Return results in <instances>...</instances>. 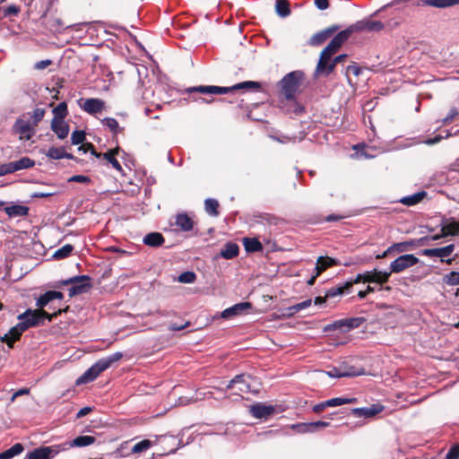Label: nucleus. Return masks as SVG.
Here are the masks:
<instances>
[{
    "instance_id": "obj_61",
    "label": "nucleus",
    "mask_w": 459,
    "mask_h": 459,
    "mask_svg": "<svg viewBox=\"0 0 459 459\" xmlns=\"http://www.w3.org/2000/svg\"><path fill=\"white\" fill-rule=\"evenodd\" d=\"M341 367H342V369L343 370H346V371H358V372H360L358 374V376H361V375H364L365 374V370L363 368H356L354 366H349L347 363L343 362L341 364Z\"/></svg>"
},
{
    "instance_id": "obj_46",
    "label": "nucleus",
    "mask_w": 459,
    "mask_h": 459,
    "mask_svg": "<svg viewBox=\"0 0 459 459\" xmlns=\"http://www.w3.org/2000/svg\"><path fill=\"white\" fill-rule=\"evenodd\" d=\"M328 39L325 30L315 33L308 40L310 46H319Z\"/></svg>"
},
{
    "instance_id": "obj_62",
    "label": "nucleus",
    "mask_w": 459,
    "mask_h": 459,
    "mask_svg": "<svg viewBox=\"0 0 459 459\" xmlns=\"http://www.w3.org/2000/svg\"><path fill=\"white\" fill-rule=\"evenodd\" d=\"M51 64H52V60H50V59L40 60L34 64V68L36 70H43V69L47 68L48 65H50Z\"/></svg>"
},
{
    "instance_id": "obj_9",
    "label": "nucleus",
    "mask_w": 459,
    "mask_h": 459,
    "mask_svg": "<svg viewBox=\"0 0 459 459\" xmlns=\"http://www.w3.org/2000/svg\"><path fill=\"white\" fill-rule=\"evenodd\" d=\"M251 308L252 304L250 302H240L224 309L221 313V317L224 319H231L236 316L248 314Z\"/></svg>"
},
{
    "instance_id": "obj_54",
    "label": "nucleus",
    "mask_w": 459,
    "mask_h": 459,
    "mask_svg": "<svg viewBox=\"0 0 459 459\" xmlns=\"http://www.w3.org/2000/svg\"><path fill=\"white\" fill-rule=\"evenodd\" d=\"M85 140V132L82 130H75L72 133L71 142L74 145L82 143Z\"/></svg>"
},
{
    "instance_id": "obj_30",
    "label": "nucleus",
    "mask_w": 459,
    "mask_h": 459,
    "mask_svg": "<svg viewBox=\"0 0 459 459\" xmlns=\"http://www.w3.org/2000/svg\"><path fill=\"white\" fill-rule=\"evenodd\" d=\"M239 247L238 244L234 242H228L223 248L221 250V257L225 259H232L238 255Z\"/></svg>"
},
{
    "instance_id": "obj_44",
    "label": "nucleus",
    "mask_w": 459,
    "mask_h": 459,
    "mask_svg": "<svg viewBox=\"0 0 459 459\" xmlns=\"http://www.w3.org/2000/svg\"><path fill=\"white\" fill-rule=\"evenodd\" d=\"M13 163H14V167H15V170L16 171H19V170H22V169H30V168H32L35 165V161L33 160H31L30 158L26 157V156L25 157H22L18 160H14Z\"/></svg>"
},
{
    "instance_id": "obj_41",
    "label": "nucleus",
    "mask_w": 459,
    "mask_h": 459,
    "mask_svg": "<svg viewBox=\"0 0 459 459\" xmlns=\"http://www.w3.org/2000/svg\"><path fill=\"white\" fill-rule=\"evenodd\" d=\"M54 117L52 120H64L68 114L67 104L65 102H60L52 110Z\"/></svg>"
},
{
    "instance_id": "obj_57",
    "label": "nucleus",
    "mask_w": 459,
    "mask_h": 459,
    "mask_svg": "<svg viewBox=\"0 0 459 459\" xmlns=\"http://www.w3.org/2000/svg\"><path fill=\"white\" fill-rule=\"evenodd\" d=\"M68 182L89 184L91 182V178L84 175H74L68 178Z\"/></svg>"
},
{
    "instance_id": "obj_16",
    "label": "nucleus",
    "mask_w": 459,
    "mask_h": 459,
    "mask_svg": "<svg viewBox=\"0 0 459 459\" xmlns=\"http://www.w3.org/2000/svg\"><path fill=\"white\" fill-rule=\"evenodd\" d=\"M248 378H250V376L248 375H238L229 382L227 389H233L237 387L239 392L247 393L250 390V385L247 381Z\"/></svg>"
},
{
    "instance_id": "obj_2",
    "label": "nucleus",
    "mask_w": 459,
    "mask_h": 459,
    "mask_svg": "<svg viewBox=\"0 0 459 459\" xmlns=\"http://www.w3.org/2000/svg\"><path fill=\"white\" fill-rule=\"evenodd\" d=\"M61 313L62 309L60 308L52 314L48 313L40 307L39 309L28 308L25 312L20 314L17 319L22 323L25 330H28L31 327L44 325L46 321L51 322Z\"/></svg>"
},
{
    "instance_id": "obj_42",
    "label": "nucleus",
    "mask_w": 459,
    "mask_h": 459,
    "mask_svg": "<svg viewBox=\"0 0 459 459\" xmlns=\"http://www.w3.org/2000/svg\"><path fill=\"white\" fill-rule=\"evenodd\" d=\"M196 279V275L192 271H186L179 274L178 277H173V281H178L185 284L194 283Z\"/></svg>"
},
{
    "instance_id": "obj_55",
    "label": "nucleus",
    "mask_w": 459,
    "mask_h": 459,
    "mask_svg": "<svg viewBox=\"0 0 459 459\" xmlns=\"http://www.w3.org/2000/svg\"><path fill=\"white\" fill-rule=\"evenodd\" d=\"M15 167L13 161L8 163H1L0 164V176H5L7 174H11L15 172Z\"/></svg>"
},
{
    "instance_id": "obj_52",
    "label": "nucleus",
    "mask_w": 459,
    "mask_h": 459,
    "mask_svg": "<svg viewBox=\"0 0 459 459\" xmlns=\"http://www.w3.org/2000/svg\"><path fill=\"white\" fill-rule=\"evenodd\" d=\"M102 125L107 126L112 133L117 134L119 129L117 121L113 117H105L102 119Z\"/></svg>"
},
{
    "instance_id": "obj_24",
    "label": "nucleus",
    "mask_w": 459,
    "mask_h": 459,
    "mask_svg": "<svg viewBox=\"0 0 459 459\" xmlns=\"http://www.w3.org/2000/svg\"><path fill=\"white\" fill-rule=\"evenodd\" d=\"M382 410V406L374 404L370 407L352 409V413L357 417L370 418L381 412Z\"/></svg>"
},
{
    "instance_id": "obj_21",
    "label": "nucleus",
    "mask_w": 459,
    "mask_h": 459,
    "mask_svg": "<svg viewBox=\"0 0 459 459\" xmlns=\"http://www.w3.org/2000/svg\"><path fill=\"white\" fill-rule=\"evenodd\" d=\"M63 299V294L60 291L56 290H48L43 295H41L37 300V306L40 308L50 304L52 301L58 299L61 300Z\"/></svg>"
},
{
    "instance_id": "obj_63",
    "label": "nucleus",
    "mask_w": 459,
    "mask_h": 459,
    "mask_svg": "<svg viewBox=\"0 0 459 459\" xmlns=\"http://www.w3.org/2000/svg\"><path fill=\"white\" fill-rule=\"evenodd\" d=\"M446 459H459V447H452L446 456Z\"/></svg>"
},
{
    "instance_id": "obj_60",
    "label": "nucleus",
    "mask_w": 459,
    "mask_h": 459,
    "mask_svg": "<svg viewBox=\"0 0 459 459\" xmlns=\"http://www.w3.org/2000/svg\"><path fill=\"white\" fill-rule=\"evenodd\" d=\"M349 73H352L355 76H359L362 73V69L357 65L353 64L348 65L346 68V75L348 76Z\"/></svg>"
},
{
    "instance_id": "obj_10",
    "label": "nucleus",
    "mask_w": 459,
    "mask_h": 459,
    "mask_svg": "<svg viewBox=\"0 0 459 459\" xmlns=\"http://www.w3.org/2000/svg\"><path fill=\"white\" fill-rule=\"evenodd\" d=\"M60 452L59 446H40L29 452L24 459H51Z\"/></svg>"
},
{
    "instance_id": "obj_39",
    "label": "nucleus",
    "mask_w": 459,
    "mask_h": 459,
    "mask_svg": "<svg viewBox=\"0 0 459 459\" xmlns=\"http://www.w3.org/2000/svg\"><path fill=\"white\" fill-rule=\"evenodd\" d=\"M261 87V84L258 82L254 81H246L239 83H237L231 87H226L229 90V92L234 91L236 90H244V89H255L257 90Z\"/></svg>"
},
{
    "instance_id": "obj_29",
    "label": "nucleus",
    "mask_w": 459,
    "mask_h": 459,
    "mask_svg": "<svg viewBox=\"0 0 459 459\" xmlns=\"http://www.w3.org/2000/svg\"><path fill=\"white\" fill-rule=\"evenodd\" d=\"M95 441L96 438L92 436H79L73 439L72 441H70L69 443H65L64 446H67L68 447H83L92 445Z\"/></svg>"
},
{
    "instance_id": "obj_31",
    "label": "nucleus",
    "mask_w": 459,
    "mask_h": 459,
    "mask_svg": "<svg viewBox=\"0 0 459 459\" xmlns=\"http://www.w3.org/2000/svg\"><path fill=\"white\" fill-rule=\"evenodd\" d=\"M337 261L334 258L329 256H319L316 264V276L325 271L326 268L335 265Z\"/></svg>"
},
{
    "instance_id": "obj_5",
    "label": "nucleus",
    "mask_w": 459,
    "mask_h": 459,
    "mask_svg": "<svg viewBox=\"0 0 459 459\" xmlns=\"http://www.w3.org/2000/svg\"><path fill=\"white\" fill-rule=\"evenodd\" d=\"M13 128L16 134H20L22 140H30L35 134V126L30 119H25V115L15 120Z\"/></svg>"
},
{
    "instance_id": "obj_1",
    "label": "nucleus",
    "mask_w": 459,
    "mask_h": 459,
    "mask_svg": "<svg viewBox=\"0 0 459 459\" xmlns=\"http://www.w3.org/2000/svg\"><path fill=\"white\" fill-rule=\"evenodd\" d=\"M420 262V259L412 254H405L395 258L389 266L388 272H380L374 270L367 272L363 274H358L354 280V283H384L387 281L391 273H399L404 270L414 266Z\"/></svg>"
},
{
    "instance_id": "obj_43",
    "label": "nucleus",
    "mask_w": 459,
    "mask_h": 459,
    "mask_svg": "<svg viewBox=\"0 0 459 459\" xmlns=\"http://www.w3.org/2000/svg\"><path fill=\"white\" fill-rule=\"evenodd\" d=\"M28 116L30 122L35 126V127L38 126V124L43 119L45 116V109L41 108H35L32 112H29L25 114V117Z\"/></svg>"
},
{
    "instance_id": "obj_49",
    "label": "nucleus",
    "mask_w": 459,
    "mask_h": 459,
    "mask_svg": "<svg viewBox=\"0 0 459 459\" xmlns=\"http://www.w3.org/2000/svg\"><path fill=\"white\" fill-rule=\"evenodd\" d=\"M64 147H50L46 152V156L53 160L64 159Z\"/></svg>"
},
{
    "instance_id": "obj_33",
    "label": "nucleus",
    "mask_w": 459,
    "mask_h": 459,
    "mask_svg": "<svg viewBox=\"0 0 459 459\" xmlns=\"http://www.w3.org/2000/svg\"><path fill=\"white\" fill-rule=\"evenodd\" d=\"M118 152L119 148L109 150L107 152L103 153V159H105L108 163H110L115 169H117L119 172H122V167L118 160L115 158Z\"/></svg>"
},
{
    "instance_id": "obj_34",
    "label": "nucleus",
    "mask_w": 459,
    "mask_h": 459,
    "mask_svg": "<svg viewBox=\"0 0 459 459\" xmlns=\"http://www.w3.org/2000/svg\"><path fill=\"white\" fill-rule=\"evenodd\" d=\"M359 372L358 371H346L342 369L341 365L336 368H333L331 370L327 371L326 374L330 377H357Z\"/></svg>"
},
{
    "instance_id": "obj_13",
    "label": "nucleus",
    "mask_w": 459,
    "mask_h": 459,
    "mask_svg": "<svg viewBox=\"0 0 459 459\" xmlns=\"http://www.w3.org/2000/svg\"><path fill=\"white\" fill-rule=\"evenodd\" d=\"M104 370L97 361L90 368H88L80 377L77 378L75 384L77 385H84L95 380Z\"/></svg>"
},
{
    "instance_id": "obj_50",
    "label": "nucleus",
    "mask_w": 459,
    "mask_h": 459,
    "mask_svg": "<svg viewBox=\"0 0 459 459\" xmlns=\"http://www.w3.org/2000/svg\"><path fill=\"white\" fill-rule=\"evenodd\" d=\"M344 290L345 289H341V288L331 289L329 291L326 292L325 298L316 297V299H315V305H321V304H323L325 302V298L335 297V296H338V295H342L344 293Z\"/></svg>"
},
{
    "instance_id": "obj_26",
    "label": "nucleus",
    "mask_w": 459,
    "mask_h": 459,
    "mask_svg": "<svg viewBox=\"0 0 459 459\" xmlns=\"http://www.w3.org/2000/svg\"><path fill=\"white\" fill-rule=\"evenodd\" d=\"M459 4V0H420L418 5H429L436 8H446Z\"/></svg>"
},
{
    "instance_id": "obj_7",
    "label": "nucleus",
    "mask_w": 459,
    "mask_h": 459,
    "mask_svg": "<svg viewBox=\"0 0 459 459\" xmlns=\"http://www.w3.org/2000/svg\"><path fill=\"white\" fill-rule=\"evenodd\" d=\"M384 23L380 21H371L370 19H362L350 25L351 31H380L384 29Z\"/></svg>"
},
{
    "instance_id": "obj_14",
    "label": "nucleus",
    "mask_w": 459,
    "mask_h": 459,
    "mask_svg": "<svg viewBox=\"0 0 459 459\" xmlns=\"http://www.w3.org/2000/svg\"><path fill=\"white\" fill-rule=\"evenodd\" d=\"M187 93L199 92L202 94H226L229 90L226 87L213 86V85H201L195 87H189L186 90Z\"/></svg>"
},
{
    "instance_id": "obj_53",
    "label": "nucleus",
    "mask_w": 459,
    "mask_h": 459,
    "mask_svg": "<svg viewBox=\"0 0 459 459\" xmlns=\"http://www.w3.org/2000/svg\"><path fill=\"white\" fill-rule=\"evenodd\" d=\"M152 446V442L148 439H143L138 443H136L133 447H132V453L134 454H137V453H141L143 451H145L147 450L148 448H150Z\"/></svg>"
},
{
    "instance_id": "obj_56",
    "label": "nucleus",
    "mask_w": 459,
    "mask_h": 459,
    "mask_svg": "<svg viewBox=\"0 0 459 459\" xmlns=\"http://www.w3.org/2000/svg\"><path fill=\"white\" fill-rule=\"evenodd\" d=\"M453 134L450 133L449 131H447L446 136H442L441 134H437L436 135L435 137L433 138H429V139H426L423 143L427 145H433V144H436L437 143H439L442 139L444 138H448L449 136H451Z\"/></svg>"
},
{
    "instance_id": "obj_22",
    "label": "nucleus",
    "mask_w": 459,
    "mask_h": 459,
    "mask_svg": "<svg viewBox=\"0 0 459 459\" xmlns=\"http://www.w3.org/2000/svg\"><path fill=\"white\" fill-rule=\"evenodd\" d=\"M441 231L443 237L457 236L459 235V227L457 221L454 218L447 219L441 224Z\"/></svg>"
},
{
    "instance_id": "obj_32",
    "label": "nucleus",
    "mask_w": 459,
    "mask_h": 459,
    "mask_svg": "<svg viewBox=\"0 0 459 459\" xmlns=\"http://www.w3.org/2000/svg\"><path fill=\"white\" fill-rule=\"evenodd\" d=\"M123 353L120 351H117L106 358H102L98 360L103 370L105 371L109 367H111L115 362L120 360L123 358Z\"/></svg>"
},
{
    "instance_id": "obj_12",
    "label": "nucleus",
    "mask_w": 459,
    "mask_h": 459,
    "mask_svg": "<svg viewBox=\"0 0 459 459\" xmlns=\"http://www.w3.org/2000/svg\"><path fill=\"white\" fill-rule=\"evenodd\" d=\"M454 250L455 245L449 244L443 247L424 249L421 251V254L429 257L440 258V260L444 262L445 258L450 256Z\"/></svg>"
},
{
    "instance_id": "obj_8",
    "label": "nucleus",
    "mask_w": 459,
    "mask_h": 459,
    "mask_svg": "<svg viewBox=\"0 0 459 459\" xmlns=\"http://www.w3.org/2000/svg\"><path fill=\"white\" fill-rule=\"evenodd\" d=\"M279 107L281 110L287 115L292 116H299L302 114L305 110L304 107L299 104L295 97L291 98H285L283 97L280 100Z\"/></svg>"
},
{
    "instance_id": "obj_35",
    "label": "nucleus",
    "mask_w": 459,
    "mask_h": 459,
    "mask_svg": "<svg viewBox=\"0 0 459 459\" xmlns=\"http://www.w3.org/2000/svg\"><path fill=\"white\" fill-rule=\"evenodd\" d=\"M243 244L247 252L254 253L263 249V245L260 241L254 238H245Z\"/></svg>"
},
{
    "instance_id": "obj_17",
    "label": "nucleus",
    "mask_w": 459,
    "mask_h": 459,
    "mask_svg": "<svg viewBox=\"0 0 459 459\" xmlns=\"http://www.w3.org/2000/svg\"><path fill=\"white\" fill-rule=\"evenodd\" d=\"M424 238H420L419 240H409V241H403L399 242L392 245L389 247L383 254V256L387 255L388 254L396 251L398 253H403L405 251L411 250L412 247H414L418 242L423 241Z\"/></svg>"
},
{
    "instance_id": "obj_45",
    "label": "nucleus",
    "mask_w": 459,
    "mask_h": 459,
    "mask_svg": "<svg viewBox=\"0 0 459 459\" xmlns=\"http://www.w3.org/2000/svg\"><path fill=\"white\" fill-rule=\"evenodd\" d=\"M356 402L355 398H342V397H336L332 398L325 402V405H328V407H335V406H341L343 404L352 403Z\"/></svg>"
},
{
    "instance_id": "obj_11",
    "label": "nucleus",
    "mask_w": 459,
    "mask_h": 459,
    "mask_svg": "<svg viewBox=\"0 0 459 459\" xmlns=\"http://www.w3.org/2000/svg\"><path fill=\"white\" fill-rule=\"evenodd\" d=\"M352 34L353 32L351 31L350 26H348L345 30L338 32L325 48L327 50H330L332 53L335 54L342 46V44L346 42Z\"/></svg>"
},
{
    "instance_id": "obj_59",
    "label": "nucleus",
    "mask_w": 459,
    "mask_h": 459,
    "mask_svg": "<svg viewBox=\"0 0 459 459\" xmlns=\"http://www.w3.org/2000/svg\"><path fill=\"white\" fill-rule=\"evenodd\" d=\"M20 13V7L15 4H11L4 10V15L5 17L10 15H17Z\"/></svg>"
},
{
    "instance_id": "obj_25",
    "label": "nucleus",
    "mask_w": 459,
    "mask_h": 459,
    "mask_svg": "<svg viewBox=\"0 0 459 459\" xmlns=\"http://www.w3.org/2000/svg\"><path fill=\"white\" fill-rule=\"evenodd\" d=\"M29 207L22 204H12L4 207L5 213L11 218L25 217L29 213Z\"/></svg>"
},
{
    "instance_id": "obj_48",
    "label": "nucleus",
    "mask_w": 459,
    "mask_h": 459,
    "mask_svg": "<svg viewBox=\"0 0 459 459\" xmlns=\"http://www.w3.org/2000/svg\"><path fill=\"white\" fill-rule=\"evenodd\" d=\"M329 425H330V423L328 421L318 420V421L303 424L302 427L304 429V431H311L312 432V431L317 430L320 428H326Z\"/></svg>"
},
{
    "instance_id": "obj_51",
    "label": "nucleus",
    "mask_w": 459,
    "mask_h": 459,
    "mask_svg": "<svg viewBox=\"0 0 459 459\" xmlns=\"http://www.w3.org/2000/svg\"><path fill=\"white\" fill-rule=\"evenodd\" d=\"M445 284L455 286L459 285V272L452 271L443 277Z\"/></svg>"
},
{
    "instance_id": "obj_19",
    "label": "nucleus",
    "mask_w": 459,
    "mask_h": 459,
    "mask_svg": "<svg viewBox=\"0 0 459 459\" xmlns=\"http://www.w3.org/2000/svg\"><path fill=\"white\" fill-rule=\"evenodd\" d=\"M250 412L253 417L263 419L272 415L274 412V408L272 405L255 403L250 407Z\"/></svg>"
},
{
    "instance_id": "obj_18",
    "label": "nucleus",
    "mask_w": 459,
    "mask_h": 459,
    "mask_svg": "<svg viewBox=\"0 0 459 459\" xmlns=\"http://www.w3.org/2000/svg\"><path fill=\"white\" fill-rule=\"evenodd\" d=\"M104 107L105 102L102 100L94 98L86 99L82 106V109L91 115L102 111Z\"/></svg>"
},
{
    "instance_id": "obj_38",
    "label": "nucleus",
    "mask_w": 459,
    "mask_h": 459,
    "mask_svg": "<svg viewBox=\"0 0 459 459\" xmlns=\"http://www.w3.org/2000/svg\"><path fill=\"white\" fill-rule=\"evenodd\" d=\"M74 246H72L71 244H66L62 247L58 248L57 250H56L52 255V258L55 260H61L66 258L72 254Z\"/></svg>"
},
{
    "instance_id": "obj_47",
    "label": "nucleus",
    "mask_w": 459,
    "mask_h": 459,
    "mask_svg": "<svg viewBox=\"0 0 459 459\" xmlns=\"http://www.w3.org/2000/svg\"><path fill=\"white\" fill-rule=\"evenodd\" d=\"M25 331H26L25 328L22 326V323L19 321V323L15 326L12 327L7 333L12 337L11 342H14L17 340H19L21 335L22 334V333Z\"/></svg>"
},
{
    "instance_id": "obj_58",
    "label": "nucleus",
    "mask_w": 459,
    "mask_h": 459,
    "mask_svg": "<svg viewBox=\"0 0 459 459\" xmlns=\"http://www.w3.org/2000/svg\"><path fill=\"white\" fill-rule=\"evenodd\" d=\"M311 303H312V300L310 299H306L302 302H299V303L292 306L290 307V309L293 310V312H299L302 309L308 307L311 305Z\"/></svg>"
},
{
    "instance_id": "obj_64",
    "label": "nucleus",
    "mask_w": 459,
    "mask_h": 459,
    "mask_svg": "<svg viewBox=\"0 0 459 459\" xmlns=\"http://www.w3.org/2000/svg\"><path fill=\"white\" fill-rule=\"evenodd\" d=\"M457 114H458L457 109L455 108H452L449 110V113L447 114V116L443 119V123L444 124L449 123L455 117V116H457Z\"/></svg>"
},
{
    "instance_id": "obj_37",
    "label": "nucleus",
    "mask_w": 459,
    "mask_h": 459,
    "mask_svg": "<svg viewBox=\"0 0 459 459\" xmlns=\"http://www.w3.org/2000/svg\"><path fill=\"white\" fill-rule=\"evenodd\" d=\"M24 447L22 444L16 443L9 449L0 453V459H11L23 451Z\"/></svg>"
},
{
    "instance_id": "obj_20",
    "label": "nucleus",
    "mask_w": 459,
    "mask_h": 459,
    "mask_svg": "<svg viewBox=\"0 0 459 459\" xmlns=\"http://www.w3.org/2000/svg\"><path fill=\"white\" fill-rule=\"evenodd\" d=\"M175 225L184 232L193 230L194 221L187 215L186 212H179L175 216Z\"/></svg>"
},
{
    "instance_id": "obj_36",
    "label": "nucleus",
    "mask_w": 459,
    "mask_h": 459,
    "mask_svg": "<svg viewBox=\"0 0 459 459\" xmlns=\"http://www.w3.org/2000/svg\"><path fill=\"white\" fill-rule=\"evenodd\" d=\"M219 203L216 199L207 198L204 201V210L205 212L212 217H217L219 215Z\"/></svg>"
},
{
    "instance_id": "obj_27",
    "label": "nucleus",
    "mask_w": 459,
    "mask_h": 459,
    "mask_svg": "<svg viewBox=\"0 0 459 459\" xmlns=\"http://www.w3.org/2000/svg\"><path fill=\"white\" fill-rule=\"evenodd\" d=\"M165 239L160 232H151L143 237V242L144 245L152 247H160Z\"/></svg>"
},
{
    "instance_id": "obj_4",
    "label": "nucleus",
    "mask_w": 459,
    "mask_h": 459,
    "mask_svg": "<svg viewBox=\"0 0 459 459\" xmlns=\"http://www.w3.org/2000/svg\"><path fill=\"white\" fill-rule=\"evenodd\" d=\"M334 54L325 48L321 54L315 71L316 75H329L333 70V56Z\"/></svg>"
},
{
    "instance_id": "obj_6",
    "label": "nucleus",
    "mask_w": 459,
    "mask_h": 459,
    "mask_svg": "<svg viewBox=\"0 0 459 459\" xmlns=\"http://www.w3.org/2000/svg\"><path fill=\"white\" fill-rule=\"evenodd\" d=\"M365 321L363 317H351L344 318L334 321L333 323L327 325L325 327V331H332V330H341L342 332H347L351 329L357 328L362 325Z\"/></svg>"
},
{
    "instance_id": "obj_28",
    "label": "nucleus",
    "mask_w": 459,
    "mask_h": 459,
    "mask_svg": "<svg viewBox=\"0 0 459 459\" xmlns=\"http://www.w3.org/2000/svg\"><path fill=\"white\" fill-rule=\"evenodd\" d=\"M427 195L426 191H420L413 195L403 196L398 202L406 206H413L420 203Z\"/></svg>"
},
{
    "instance_id": "obj_3",
    "label": "nucleus",
    "mask_w": 459,
    "mask_h": 459,
    "mask_svg": "<svg viewBox=\"0 0 459 459\" xmlns=\"http://www.w3.org/2000/svg\"><path fill=\"white\" fill-rule=\"evenodd\" d=\"M303 76L304 74L301 71H293L283 76L279 82L282 96L285 98L295 97Z\"/></svg>"
},
{
    "instance_id": "obj_40",
    "label": "nucleus",
    "mask_w": 459,
    "mask_h": 459,
    "mask_svg": "<svg viewBox=\"0 0 459 459\" xmlns=\"http://www.w3.org/2000/svg\"><path fill=\"white\" fill-rule=\"evenodd\" d=\"M276 13L280 17L285 18L290 15V4L288 0H276Z\"/></svg>"
},
{
    "instance_id": "obj_15",
    "label": "nucleus",
    "mask_w": 459,
    "mask_h": 459,
    "mask_svg": "<svg viewBox=\"0 0 459 459\" xmlns=\"http://www.w3.org/2000/svg\"><path fill=\"white\" fill-rule=\"evenodd\" d=\"M60 286L71 285V287H91V277L88 275H76L58 281Z\"/></svg>"
},
{
    "instance_id": "obj_23",
    "label": "nucleus",
    "mask_w": 459,
    "mask_h": 459,
    "mask_svg": "<svg viewBox=\"0 0 459 459\" xmlns=\"http://www.w3.org/2000/svg\"><path fill=\"white\" fill-rule=\"evenodd\" d=\"M51 129L61 140L66 138L69 134V126L65 120H52Z\"/></svg>"
}]
</instances>
